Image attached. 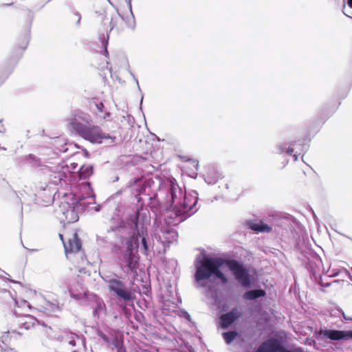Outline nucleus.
I'll list each match as a JSON object with an SVG mask.
<instances>
[{
    "label": "nucleus",
    "mask_w": 352,
    "mask_h": 352,
    "mask_svg": "<svg viewBox=\"0 0 352 352\" xmlns=\"http://www.w3.org/2000/svg\"><path fill=\"white\" fill-rule=\"evenodd\" d=\"M138 217H135L134 220H133L134 228L136 230H138Z\"/></svg>",
    "instance_id": "nucleus-34"
},
{
    "label": "nucleus",
    "mask_w": 352,
    "mask_h": 352,
    "mask_svg": "<svg viewBox=\"0 0 352 352\" xmlns=\"http://www.w3.org/2000/svg\"><path fill=\"white\" fill-rule=\"evenodd\" d=\"M237 335L236 331H231L224 332L223 333V338L227 344H230L236 338Z\"/></svg>",
    "instance_id": "nucleus-25"
},
{
    "label": "nucleus",
    "mask_w": 352,
    "mask_h": 352,
    "mask_svg": "<svg viewBox=\"0 0 352 352\" xmlns=\"http://www.w3.org/2000/svg\"><path fill=\"white\" fill-rule=\"evenodd\" d=\"M138 240H135L134 236L131 237L126 242V250L124 254V259L127 263L126 266L131 271H133L138 267Z\"/></svg>",
    "instance_id": "nucleus-7"
},
{
    "label": "nucleus",
    "mask_w": 352,
    "mask_h": 352,
    "mask_svg": "<svg viewBox=\"0 0 352 352\" xmlns=\"http://www.w3.org/2000/svg\"><path fill=\"white\" fill-rule=\"evenodd\" d=\"M78 339V336L70 331H64L63 334L60 336V340L61 342L68 343L72 346H76V340Z\"/></svg>",
    "instance_id": "nucleus-20"
},
{
    "label": "nucleus",
    "mask_w": 352,
    "mask_h": 352,
    "mask_svg": "<svg viewBox=\"0 0 352 352\" xmlns=\"http://www.w3.org/2000/svg\"><path fill=\"white\" fill-rule=\"evenodd\" d=\"M59 237L63 243L67 256L69 254H75L81 250L82 241L78 236L76 228L65 226L62 233H59Z\"/></svg>",
    "instance_id": "nucleus-4"
},
{
    "label": "nucleus",
    "mask_w": 352,
    "mask_h": 352,
    "mask_svg": "<svg viewBox=\"0 0 352 352\" xmlns=\"http://www.w3.org/2000/svg\"><path fill=\"white\" fill-rule=\"evenodd\" d=\"M129 73H130L131 76L133 77V78L135 80L137 85L139 86V83H138V79L135 77V76L133 75V74L131 71H129Z\"/></svg>",
    "instance_id": "nucleus-35"
},
{
    "label": "nucleus",
    "mask_w": 352,
    "mask_h": 352,
    "mask_svg": "<svg viewBox=\"0 0 352 352\" xmlns=\"http://www.w3.org/2000/svg\"><path fill=\"white\" fill-rule=\"evenodd\" d=\"M12 4H13V3H5V4H3V6H9L12 5Z\"/></svg>",
    "instance_id": "nucleus-40"
},
{
    "label": "nucleus",
    "mask_w": 352,
    "mask_h": 352,
    "mask_svg": "<svg viewBox=\"0 0 352 352\" xmlns=\"http://www.w3.org/2000/svg\"><path fill=\"white\" fill-rule=\"evenodd\" d=\"M109 114H110L109 112L106 113L105 116H104V118H106V117L109 116Z\"/></svg>",
    "instance_id": "nucleus-41"
},
{
    "label": "nucleus",
    "mask_w": 352,
    "mask_h": 352,
    "mask_svg": "<svg viewBox=\"0 0 352 352\" xmlns=\"http://www.w3.org/2000/svg\"><path fill=\"white\" fill-rule=\"evenodd\" d=\"M93 174V168L91 165H82L74 173L73 176V184L81 179H87Z\"/></svg>",
    "instance_id": "nucleus-16"
},
{
    "label": "nucleus",
    "mask_w": 352,
    "mask_h": 352,
    "mask_svg": "<svg viewBox=\"0 0 352 352\" xmlns=\"http://www.w3.org/2000/svg\"><path fill=\"white\" fill-rule=\"evenodd\" d=\"M89 108L91 110H94L95 109H96V110H102L104 107L102 102H98V100L95 98H92L89 101Z\"/></svg>",
    "instance_id": "nucleus-27"
},
{
    "label": "nucleus",
    "mask_w": 352,
    "mask_h": 352,
    "mask_svg": "<svg viewBox=\"0 0 352 352\" xmlns=\"http://www.w3.org/2000/svg\"><path fill=\"white\" fill-rule=\"evenodd\" d=\"M15 302L16 305V309L14 311L15 312L16 311H19V312H25L28 314V311L32 308V306L30 304V302L25 300L16 298Z\"/></svg>",
    "instance_id": "nucleus-21"
},
{
    "label": "nucleus",
    "mask_w": 352,
    "mask_h": 352,
    "mask_svg": "<svg viewBox=\"0 0 352 352\" xmlns=\"http://www.w3.org/2000/svg\"><path fill=\"white\" fill-rule=\"evenodd\" d=\"M0 352H17L15 349H14L13 348H6V349H3L0 351Z\"/></svg>",
    "instance_id": "nucleus-32"
},
{
    "label": "nucleus",
    "mask_w": 352,
    "mask_h": 352,
    "mask_svg": "<svg viewBox=\"0 0 352 352\" xmlns=\"http://www.w3.org/2000/svg\"><path fill=\"white\" fill-rule=\"evenodd\" d=\"M344 318H345L346 320H352V318H345V317H344Z\"/></svg>",
    "instance_id": "nucleus-44"
},
{
    "label": "nucleus",
    "mask_w": 352,
    "mask_h": 352,
    "mask_svg": "<svg viewBox=\"0 0 352 352\" xmlns=\"http://www.w3.org/2000/svg\"><path fill=\"white\" fill-rule=\"evenodd\" d=\"M107 283L109 291L115 293L118 297L125 301H129L132 299L131 292L126 288L122 281L112 278L109 280Z\"/></svg>",
    "instance_id": "nucleus-12"
},
{
    "label": "nucleus",
    "mask_w": 352,
    "mask_h": 352,
    "mask_svg": "<svg viewBox=\"0 0 352 352\" xmlns=\"http://www.w3.org/2000/svg\"><path fill=\"white\" fill-rule=\"evenodd\" d=\"M16 315L17 316H24L19 325L21 328H24L27 330L34 327L38 322L36 318L30 316L28 313L16 311Z\"/></svg>",
    "instance_id": "nucleus-18"
},
{
    "label": "nucleus",
    "mask_w": 352,
    "mask_h": 352,
    "mask_svg": "<svg viewBox=\"0 0 352 352\" xmlns=\"http://www.w3.org/2000/svg\"><path fill=\"white\" fill-rule=\"evenodd\" d=\"M288 162H289V160H287L285 162V163H284L283 167H285V166L288 164Z\"/></svg>",
    "instance_id": "nucleus-42"
},
{
    "label": "nucleus",
    "mask_w": 352,
    "mask_h": 352,
    "mask_svg": "<svg viewBox=\"0 0 352 352\" xmlns=\"http://www.w3.org/2000/svg\"><path fill=\"white\" fill-rule=\"evenodd\" d=\"M347 5L349 8H352V0H348Z\"/></svg>",
    "instance_id": "nucleus-36"
},
{
    "label": "nucleus",
    "mask_w": 352,
    "mask_h": 352,
    "mask_svg": "<svg viewBox=\"0 0 352 352\" xmlns=\"http://www.w3.org/2000/svg\"><path fill=\"white\" fill-rule=\"evenodd\" d=\"M261 276V272L258 269L243 265V289L257 287Z\"/></svg>",
    "instance_id": "nucleus-11"
},
{
    "label": "nucleus",
    "mask_w": 352,
    "mask_h": 352,
    "mask_svg": "<svg viewBox=\"0 0 352 352\" xmlns=\"http://www.w3.org/2000/svg\"><path fill=\"white\" fill-rule=\"evenodd\" d=\"M142 98L141 99L140 104V110H142Z\"/></svg>",
    "instance_id": "nucleus-39"
},
{
    "label": "nucleus",
    "mask_w": 352,
    "mask_h": 352,
    "mask_svg": "<svg viewBox=\"0 0 352 352\" xmlns=\"http://www.w3.org/2000/svg\"><path fill=\"white\" fill-rule=\"evenodd\" d=\"M56 217L63 224L73 223L78 221L79 216L78 210L65 202L59 205L55 210Z\"/></svg>",
    "instance_id": "nucleus-6"
},
{
    "label": "nucleus",
    "mask_w": 352,
    "mask_h": 352,
    "mask_svg": "<svg viewBox=\"0 0 352 352\" xmlns=\"http://www.w3.org/2000/svg\"><path fill=\"white\" fill-rule=\"evenodd\" d=\"M142 245L144 246V248L145 250H147L148 249V247H147V244H146V239L144 237H143L142 239Z\"/></svg>",
    "instance_id": "nucleus-33"
},
{
    "label": "nucleus",
    "mask_w": 352,
    "mask_h": 352,
    "mask_svg": "<svg viewBox=\"0 0 352 352\" xmlns=\"http://www.w3.org/2000/svg\"><path fill=\"white\" fill-rule=\"evenodd\" d=\"M177 192L180 196L182 195V192L180 190V188H178V186H176L175 185H171L170 188V193L171 195V199H172L173 203L175 202V200L177 197Z\"/></svg>",
    "instance_id": "nucleus-26"
},
{
    "label": "nucleus",
    "mask_w": 352,
    "mask_h": 352,
    "mask_svg": "<svg viewBox=\"0 0 352 352\" xmlns=\"http://www.w3.org/2000/svg\"><path fill=\"white\" fill-rule=\"evenodd\" d=\"M245 224L248 228L255 233H270L272 231V227L265 223L263 220H247Z\"/></svg>",
    "instance_id": "nucleus-15"
},
{
    "label": "nucleus",
    "mask_w": 352,
    "mask_h": 352,
    "mask_svg": "<svg viewBox=\"0 0 352 352\" xmlns=\"http://www.w3.org/2000/svg\"><path fill=\"white\" fill-rule=\"evenodd\" d=\"M81 186L85 189V194L89 195L90 194V190H91L90 183L88 182H82L81 184Z\"/></svg>",
    "instance_id": "nucleus-29"
},
{
    "label": "nucleus",
    "mask_w": 352,
    "mask_h": 352,
    "mask_svg": "<svg viewBox=\"0 0 352 352\" xmlns=\"http://www.w3.org/2000/svg\"><path fill=\"white\" fill-rule=\"evenodd\" d=\"M285 347L281 340L270 338L263 342L255 352H284Z\"/></svg>",
    "instance_id": "nucleus-13"
},
{
    "label": "nucleus",
    "mask_w": 352,
    "mask_h": 352,
    "mask_svg": "<svg viewBox=\"0 0 352 352\" xmlns=\"http://www.w3.org/2000/svg\"><path fill=\"white\" fill-rule=\"evenodd\" d=\"M22 339V333L13 330L7 331H0V351L3 346L14 345Z\"/></svg>",
    "instance_id": "nucleus-14"
},
{
    "label": "nucleus",
    "mask_w": 352,
    "mask_h": 352,
    "mask_svg": "<svg viewBox=\"0 0 352 352\" xmlns=\"http://www.w3.org/2000/svg\"><path fill=\"white\" fill-rule=\"evenodd\" d=\"M226 264L229 269L234 274L236 278L241 281L242 280V265L238 262L233 260H224Z\"/></svg>",
    "instance_id": "nucleus-19"
},
{
    "label": "nucleus",
    "mask_w": 352,
    "mask_h": 352,
    "mask_svg": "<svg viewBox=\"0 0 352 352\" xmlns=\"http://www.w3.org/2000/svg\"><path fill=\"white\" fill-rule=\"evenodd\" d=\"M190 199L191 197L186 196L184 197L183 203V212H189L193 210V208L195 206L197 200L196 198H192L193 200V204H190L189 203Z\"/></svg>",
    "instance_id": "nucleus-22"
},
{
    "label": "nucleus",
    "mask_w": 352,
    "mask_h": 352,
    "mask_svg": "<svg viewBox=\"0 0 352 352\" xmlns=\"http://www.w3.org/2000/svg\"><path fill=\"white\" fill-rule=\"evenodd\" d=\"M317 339H329L332 341L352 340V330L324 329L316 331Z\"/></svg>",
    "instance_id": "nucleus-8"
},
{
    "label": "nucleus",
    "mask_w": 352,
    "mask_h": 352,
    "mask_svg": "<svg viewBox=\"0 0 352 352\" xmlns=\"http://www.w3.org/2000/svg\"><path fill=\"white\" fill-rule=\"evenodd\" d=\"M242 316L241 309L238 307L232 308L228 312L223 314L219 316L217 320V326L223 329H228L232 327L239 320Z\"/></svg>",
    "instance_id": "nucleus-9"
},
{
    "label": "nucleus",
    "mask_w": 352,
    "mask_h": 352,
    "mask_svg": "<svg viewBox=\"0 0 352 352\" xmlns=\"http://www.w3.org/2000/svg\"><path fill=\"white\" fill-rule=\"evenodd\" d=\"M224 264V259L221 258H204L199 264L196 265V273L195 275L197 281L209 279L217 270Z\"/></svg>",
    "instance_id": "nucleus-3"
},
{
    "label": "nucleus",
    "mask_w": 352,
    "mask_h": 352,
    "mask_svg": "<svg viewBox=\"0 0 352 352\" xmlns=\"http://www.w3.org/2000/svg\"><path fill=\"white\" fill-rule=\"evenodd\" d=\"M266 296V291L261 288L259 285L257 287H254L243 292V299L248 300H254L260 298H263Z\"/></svg>",
    "instance_id": "nucleus-17"
},
{
    "label": "nucleus",
    "mask_w": 352,
    "mask_h": 352,
    "mask_svg": "<svg viewBox=\"0 0 352 352\" xmlns=\"http://www.w3.org/2000/svg\"><path fill=\"white\" fill-rule=\"evenodd\" d=\"M219 176L214 170H210L206 173V180L209 184L215 183L216 182H217Z\"/></svg>",
    "instance_id": "nucleus-24"
},
{
    "label": "nucleus",
    "mask_w": 352,
    "mask_h": 352,
    "mask_svg": "<svg viewBox=\"0 0 352 352\" xmlns=\"http://www.w3.org/2000/svg\"><path fill=\"white\" fill-rule=\"evenodd\" d=\"M90 118L81 111L69 120L68 124L78 135L91 143H101L103 140L110 139L115 142L116 137L104 133L100 126L91 124Z\"/></svg>",
    "instance_id": "nucleus-1"
},
{
    "label": "nucleus",
    "mask_w": 352,
    "mask_h": 352,
    "mask_svg": "<svg viewBox=\"0 0 352 352\" xmlns=\"http://www.w3.org/2000/svg\"><path fill=\"white\" fill-rule=\"evenodd\" d=\"M109 34H107L106 35L104 34H102L99 35V40L101 41L102 43V47L104 51V55L106 57H109V52L107 50V47L109 44Z\"/></svg>",
    "instance_id": "nucleus-23"
},
{
    "label": "nucleus",
    "mask_w": 352,
    "mask_h": 352,
    "mask_svg": "<svg viewBox=\"0 0 352 352\" xmlns=\"http://www.w3.org/2000/svg\"><path fill=\"white\" fill-rule=\"evenodd\" d=\"M346 8V6L345 4L343 6V10H344ZM342 12L344 13V15L347 16H349L346 13H345V12L344 10H342Z\"/></svg>",
    "instance_id": "nucleus-38"
},
{
    "label": "nucleus",
    "mask_w": 352,
    "mask_h": 352,
    "mask_svg": "<svg viewBox=\"0 0 352 352\" xmlns=\"http://www.w3.org/2000/svg\"><path fill=\"white\" fill-rule=\"evenodd\" d=\"M330 285H331V283H326V284L321 283V286H322V287H329Z\"/></svg>",
    "instance_id": "nucleus-37"
},
{
    "label": "nucleus",
    "mask_w": 352,
    "mask_h": 352,
    "mask_svg": "<svg viewBox=\"0 0 352 352\" xmlns=\"http://www.w3.org/2000/svg\"><path fill=\"white\" fill-rule=\"evenodd\" d=\"M74 16L76 18H78V21H76V25L78 27L80 26V20H81V15L80 14V12H75L74 14Z\"/></svg>",
    "instance_id": "nucleus-30"
},
{
    "label": "nucleus",
    "mask_w": 352,
    "mask_h": 352,
    "mask_svg": "<svg viewBox=\"0 0 352 352\" xmlns=\"http://www.w3.org/2000/svg\"><path fill=\"white\" fill-rule=\"evenodd\" d=\"M78 164L77 162H71L69 164H67L61 167L60 170H58L54 175V179H58L60 185L63 184L72 185L73 184V176L74 173H78Z\"/></svg>",
    "instance_id": "nucleus-10"
},
{
    "label": "nucleus",
    "mask_w": 352,
    "mask_h": 352,
    "mask_svg": "<svg viewBox=\"0 0 352 352\" xmlns=\"http://www.w3.org/2000/svg\"><path fill=\"white\" fill-rule=\"evenodd\" d=\"M69 292H70V294H72V289L71 288H69Z\"/></svg>",
    "instance_id": "nucleus-43"
},
{
    "label": "nucleus",
    "mask_w": 352,
    "mask_h": 352,
    "mask_svg": "<svg viewBox=\"0 0 352 352\" xmlns=\"http://www.w3.org/2000/svg\"><path fill=\"white\" fill-rule=\"evenodd\" d=\"M309 147L308 142L305 140L300 139L296 142L290 143L288 146L285 143L278 144L276 146V153L281 155L285 153L287 155H292L294 161H297L298 155L301 153L304 155L309 149Z\"/></svg>",
    "instance_id": "nucleus-5"
},
{
    "label": "nucleus",
    "mask_w": 352,
    "mask_h": 352,
    "mask_svg": "<svg viewBox=\"0 0 352 352\" xmlns=\"http://www.w3.org/2000/svg\"><path fill=\"white\" fill-rule=\"evenodd\" d=\"M30 38V26L25 30L23 35L20 37L17 43V48L15 49L14 54L8 58L6 65L0 68V85L3 84L5 80L12 73L14 69L17 64L18 60L22 56L23 51H24Z\"/></svg>",
    "instance_id": "nucleus-2"
},
{
    "label": "nucleus",
    "mask_w": 352,
    "mask_h": 352,
    "mask_svg": "<svg viewBox=\"0 0 352 352\" xmlns=\"http://www.w3.org/2000/svg\"><path fill=\"white\" fill-rule=\"evenodd\" d=\"M126 1L127 3V6L129 7L130 13H131L133 19H134L135 17H134V15H133V11H132L131 0H126Z\"/></svg>",
    "instance_id": "nucleus-31"
},
{
    "label": "nucleus",
    "mask_w": 352,
    "mask_h": 352,
    "mask_svg": "<svg viewBox=\"0 0 352 352\" xmlns=\"http://www.w3.org/2000/svg\"><path fill=\"white\" fill-rule=\"evenodd\" d=\"M213 275H214L217 278L221 279L223 283H226L227 281L226 276L220 271V268H217V270L214 272Z\"/></svg>",
    "instance_id": "nucleus-28"
}]
</instances>
